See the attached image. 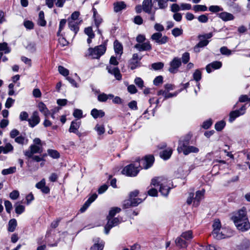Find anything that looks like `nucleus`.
<instances>
[{
    "mask_svg": "<svg viewBox=\"0 0 250 250\" xmlns=\"http://www.w3.org/2000/svg\"><path fill=\"white\" fill-rule=\"evenodd\" d=\"M154 161V158L152 155L146 156L144 159L125 166L122 173L127 176L135 177L140 170L141 165L142 168L146 169L152 166Z\"/></svg>",
    "mask_w": 250,
    "mask_h": 250,
    "instance_id": "f257e3e1",
    "label": "nucleus"
},
{
    "mask_svg": "<svg viewBox=\"0 0 250 250\" xmlns=\"http://www.w3.org/2000/svg\"><path fill=\"white\" fill-rule=\"evenodd\" d=\"M233 222L238 229L245 231L250 229V223L247 216L246 208H242L238 211L232 217Z\"/></svg>",
    "mask_w": 250,
    "mask_h": 250,
    "instance_id": "f03ea898",
    "label": "nucleus"
},
{
    "mask_svg": "<svg viewBox=\"0 0 250 250\" xmlns=\"http://www.w3.org/2000/svg\"><path fill=\"white\" fill-rule=\"evenodd\" d=\"M171 183L170 180H167L163 177H156L152 179L150 186H160L159 192L162 195L167 196L171 188L170 187Z\"/></svg>",
    "mask_w": 250,
    "mask_h": 250,
    "instance_id": "7ed1b4c3",
    "label": "nucleus"
},
{
    "mask_svg": "<svg viewBox=\"0 0 250 250\" xmlns=\"http://www.w3.org/2000/svg\"><path fill=\"white\" fill-rule=\"evenodd\" d=\"M189 139L188 138H181L178 143L177 151L179 153L183 152L184 155H187L190 153H198L199 149L194 146L189 145Z\"/></svg>",
    "mask_w": 250,
    "mask_h": 250,
    "instance_id": "20e7f679",
    "label": "nucleus"
},
{
    "mask_svg": "<svg viewBox=\"0 0 250 250\" xmlns=\"http://www.w3.org/2000/svg\"><path fill=\"white\" fill-rule=\"evenodd\" d=\"M213 36L212 33H208L202 35H199L198 38L200 42L194 46L193 49L194 52L198 53L200 51V48L204 47L207 46L209 43L208 39L211 38Z\"/></svg>",
    "mask_w": 250,
    "mask_h": 250,
    "instance_id": "39448f33",
    "label": "nucleus"
},
{
    "mask_svg": "<svg viewBox=\"0 0 250 250\" xmlns=\"http://www.w3.org/2000/svg\"><path fill=\"white\" fill-rule=\"evenodd\" d=\"M106 47L104 45H100L96 46L94 48H89L88 49L89 55L92 59H99L105 52Z\"/></svg>",
    "mask_w": 250,
    "mask_h": 250,
    "instance_id": "423d86ee",
    "label": "nucleus"
},
{
    "mask_svg": "<svg viewBox=\"0 0 250 250\" xmlns=\"http://www.w3.org/2000/svg\"><path fill=\"white\" fill-rule=\"evenodd\" d=\"M150 39L158 44H164L166 43L168 41V38L166 36H163L160 32H156L153 34Z\"/></svg>",
    "mask_w": 250,
    "mask_h": 250,
    "instance_id": "0eeeda50",
    "label": "nucleus"
},
{
    "mask_svg": "<svg viewBox=\"0 0 250 250\" xmlns=\"http://www.w3.org/2000/svg\"><path fill=\"white\" fill-rule=\"evenodd\" d=\"M170 67L168 71L172 73H175L178 71V68L182 65L180 58L174 57L170 62Z\"/></svg>",
    "mask_w": 250,
    "mask_h": 250,
    "instance_id": "6e6552de",
    "label": "nucleus"
},
{
    "mask_svg": "<svg viewBox=\"0 0 250 250\" xmlns=\"http://www.w3.org/2000/svg\"><path fill=\"white\" fill-rule=\"evenodd\" d=\"M108 220L107 224L104 227V233L108 234L111 228L113 227L116 226L120 222L118 218H107Z\"/></svg>",
    "mask_w": 250,
    "mask_h": 250,
    "instance_id": "1a4fd4ad",
    "label": "nucleus"
},
{
    "mask_svg": "<svg viewBox=\"0 0 250 250\" xmlns=\"http://www.w3.org/2000/svg\"><path fill=\"white\" fill-rule=\"evenodd\" d=\"M142 57H139L137 53L134 54L129 62V66L130 69L133 70L140 66V61Z\"/></svg>",
    "mask_w": 250,
    "mask_h": 250,
    "instance_id": "9d476101",
    "label": "nucleus"
},
{
    "mask_svg": "<svg viewBox=\"0 0 250 250\" xmlns=\"http://www.w3.org/2000/svg\"><path fill=\"white\" fill-rule=\"evenodd\" d=\"M232 235V232L230 230H229L226 228H222L220 229V233H218L215 235L214 238L220 240L222 239H224L226 238L229 237L231 236Z\"/></svg>",
    "mask_w": 250,
    "mask_h": 250,
    "instance_id": "9b49d317",
    "label": "nucleus"
},
{
    "mask_svg": "<svg viewBox=\"0 0 250 250\" xmlns=\"http://www.w3.org/2000/svg\"><path fill=\"white\" fill-rule=\"evenodd\" d=\"M155 6L154 1L152 0H144L142 3V8L146 13L151 14L152 9Z\"/></svg>",
    "mask_w": 250,
    "mask_h": 250,
    "instance_id": "f8f14e48",
    "label": "nucleus"
},
{
    "mask_svg": "<svg viewBox=\"0 0 250 250\" xmlns=\"http://www.w3.org/2000/svg\"><path fill=\"white\" fill-rule=\"evenodd\" d=\"M29 125L31 127H34L40 122V118L37 111L33 112L30 118L28 119Z\"/></svg>",
    "mask_w": 250,
    "mask_h": 250,
    "instance_id": "ddd939ff",
    "label": "nucleus"
},
{
    "mask_svg": "<svg viewBox=\"0 0 250 250\" xmlns=\"http://www.w3.org/2000/svg\"><path fill=\"white\" fill-rule=\"evenodd\" d=\"M134 47L139 51H149L151 50L152 47L149 41L141 43H137Z\"/></svg>",
    "mask_w": 250,
    "mask_h": 250,
    "instance_id": "4468645a",
    "label": "nucleus"
},
{
    "mask_svg": "<svg viewBox=\"0 0 250 250\" xmlns=\"http://www.w3.org/2000/svg\"><path fill=\"white\" fill-rule=\"evenodd\" d=\"M106 69L108 73L114 75L117 80H121L122 75L120 73V70L117 67H113L110 65L106 66Z\"/></svg>",
    "mask_w": 250,
    "mask_h": 250,
    "instance_id": "2eb2a0df",
    "label": "nucleus"
},
{
    "mask_svg": "<svg viewBox=\"0 0 250 250\" xmlns=\"http://www.w3.org/2000/svg\"><path fill=\"white\" fill-rule=\"evenodd\" d=\"M167 1L168 0H154L155 4V6H154V10L166 9L167 7Z\"/></svg>",
    "mask_w": 250,
    "mask_h": 250,
    "instance_id": "dca6fc26",
    "label": "nucleus"
},
{
    "mask_svg": "<svg viewBox=\"0 0 250 250\" xmlns=\"http://www.w3.org/2000/svg\"><path fill=\"white\" fill-rule=\"evenodd\" d=\"M222 62L219 61L213 62L206 66V70L208 73H210L212 69H219L222 66Z\"/></svg>",
    "mask_w": 250,
    "mask_h": 250,
    "instance_id": "f3484780",
    "label": "nucleus"
},
{
    "mask_svg": "<svg viewBox=\"0 0 250 250\" xmlns=\"http://www.w3.org/2000/svg\"><path fill=\"white\" fill-rule=\"evenodd\" d=\"M104 242L99 238L94 240V244L91 247V250H102L104 249Z\"/></svg>",
    "mask_w": 250,
    "mask_h": 250,
    "instance_id": "a211bd4d",
    "label": "nucleus"
},
{
    "mask_svg": "<svg viewBox=\"0 0 250 250\" xmlns=\"http://www.w3.org/2000/svg\"><path fill=\"white\" fill-rule=\"evenodd\" d=\"M36 187L41 189L42 191L44 193H48L49 192V188L45 186V181L44 179H42L40 182L36 185Z\"/></svg>",
    "mask_w": 250,
    "mask_h": 250,
    "instance_id": "6ab92c4d",
    "label": "nucleus"
},
{
    "mask_svg": "<svg viewBox=\"0 0 250 250\" xmlns=\"http://www.w3.org/2000/svg\"><path fill=\"white\" fill-rule=\"evenodd\" d=\"M212 227L213 228V229L212 232V235L213 237L214 238L215 235H216L222 229L220 221L219 219H215L212 225Z\"/></svg>",
    "mask_w": 250,
    "mask_h": 250,
    "instance_id": "aec40b11",
    "label": "nucleus"
},
{
    "mask_svg": "<svg viewBox=\"0 0 250 250\" xmlns=\"http://www.w3.org/2000/svg\"><path fill=\"white\" fill-rule=\"evenodd\" d=\"M81 122L78 121L77 120L73 121L71 123V125L69 129V131L70 132L78 134V129L79 128Z\"/></svg>",
    "mask_w": 250,
    "mask_h": 250,
    "instance_id": "412c9836",
    "label": "nucleus"
},
{
    "mask_svg": "<svg viewBox=\"0 0 250 250\" xmlns=\"http://www.w3.org/2000/svg\"><path fill=\"white\" fill-rule=\"evenodd\" d=\"M125 7L126 4L124 1H118L114 3V11L116 13L125 9Z\"/></svg>",
    "mask_w": 250,
    "mask_h": 250,
    "instance_id": "4be33fe9",
    "label": "nucleus"
},
{
    "mask_svg": "<svg viewBox=\"0 0 250 250\" xmlns=\"http://www.w3.org/2000/svg\"><path fill=\"white\" fill-rule=\"evenodd\" d=\"M219 17L224 21H231L234 18L232 14L226 12L220 13Z\"/></svg>",
    "mask_w": 250,
    "mask_h": 250,
    "instance_id": "5701e85b",
    "label": "nucleus"
},
{
    "mask_svg": "<svg viewBox=\"0 0 250 250\" xmlns=\"http://www.w3.org/2000/svg\"><path fill=\"white\" fill-rule=\"evenodd\" d=\"M38 108L39 110L47 117L50 114V111L46 107V105L42 102H40L38 104Z\"/></svg>",
    "mask_w": 250,
    "mask_h": 250,
    "instance_id": "b1692460",
    "label": "nucleus"
},
{
    "mask_svg": "<svg viewBox=\"0 0 250 250\" xmlns=\"http://www.w3.org/2000/svg\"><path fill=\"white\" fill-rule=\"evenodd\" d=\"M113 98L114 95L113 94H106L104 93L100 94L98 96V100L101 102H105L108 99H111Z\"/></svg>",
    "mask_w": 250,
    "mask_h": 250,
    "instance_id": "393cba45",
    "label": "nucleus"
},
{
    "mask_svg": "<svg viewBox=\"0 0 250 250\" xmlns=\"http://www.w3.org/2000/svg\"><path fill=\"white\" fill-rule=\"evenodd\" d=\"M24 135H19L15 139V142L20 145H26L28 143V140L26 138Z\"/></svg>",
    "mask_w": 250,
    "mask_h": 250,
    "instance_id": "a878e982",
    "label": "nucleus"
},
{
    "mask_svg": "<svg viewBox=\"0 0 250 250\" xmlns=\"http://www.w3.org/2000/svg\"><path fill=\"white\" fill-rule=\"evenodd\" d=\"M244 112H240V110H234L230 112L229 113V121L232 123L234 120L240 115H243Z\"/></svg>",
    "mask_w": 250,
    "mask_h": 250,
    "instance_id": "bb28decb",
    "label": "nucleus"
},
{
    "mask_svg": "<svg viewBox=\"0 0 250 250\" xmlns=\"http://www.w3.org/2000/svg\"><path fill=\"white\" fill-rule=\"evenodd\" d=\"M68 26L71 30L74 32L75 35H76L79 31L78 24L76 21L69 20Z\"/></svg>",
    "mask_w": 250,
    "mask_h": 250,
    "instance_id": "cd10ccee",
    "label": "nucleus"
},
{
    "mask_svg": "<svg viewBox=\"0 0 250 250\" xmlns=\"http://www.w3.org/2000/svg\"><path fill=\"white\" fill-rule=\"evenodd\" d=\"M177 94V92L174 94L168 93L167 90H160L158 92V95H163L164 96L165 99L171 98L174 96H176Z\"/></svg>",
    "mask_w": 250,
    "mask_h": 250,
    "instance_id": "c85d7f7f",
    "label": "nucleus"
},
{
    "mask_svg": "<svg viewBox=\"0 0 250 250\" xmlns=\"http://www.w3.org/2000/svg\"><path fill=\"white\" fill-rule=\"evenodd\" d=\"M114 48L116 54L120 56L123 53V46L118 41H115L114 42Z\"/></svg>",
    "mask_w": 250,
    "mask_h": 250,
    "instance_id": "c756f323",
    "label": "nucleus"
},
{
    "mask_svg": "<svg viewBox=\"0 0 250 250\" xmlns=\"http://www.w3.org/2000/svg\"><path fill=\"white\" fill-rule=\"evenodd\" d=\"M91 115L92 117L96 119L98 117H103L104 115V112L101 110H98L96 108L93 109L91 111Z\"/></svg>",
    "mask_w": 250,
    "mask_h": 250,
    "instance_id": "7c9ffc66",
    "label": "nucleus"
},
{
    "mask_svg": "<svg viewBox=\"0 0 250 250\" xmlns=\"http://www.w3.org/2000/svg\"><path fill=\"white\" fill-rule=\"evenodd\" d=\"M17 226V222L15 219L10 220L8 222V230L9 232H13Z\"/></svg>",
    "mask_w": 250,
    "mask_h": 250,
    "instance_id": "2f4dec72",
    "label": "nucleus"
},
{
    "mask_svg": "<svg viewBox=\"0 0 250 250\" xmlns=\"http://www.w3.org/2000/svg\"><path fill=\"white\" fill-rule=\"evenodd\" d=\"M172 153V149L168 148L163 151L162 152L160 153V156L164 160H167L170 157Z\"/></svg>",
    "mask_w": 250,
    "mask_h": 250,
    "instance_id": "473e14b6",
    "label": "nucleus"
},
{
    "mask_svg": "<svg viewBox=\"0 0 250 250\" xmlns=\"http://www.w3.org/2000/svg\"><path fill=\"white\" fill-rule=\"evenodd\" d=\"M38 23L42 26H44L46 24V21L44 20V14L42 11H40L39 13Z\"/></svg>",
    "mask_w": 250,
    "mask_h": 250,
    "instance_id": "72a5a7b5",
    "label": "nucleus"
},
{
    "mask_svg": "<svg viewBox=\"0 0 250 250\" xmlns=\"http://www.w3.org/2000/svg\"><path fill=\"white\" fill-rule=\"evenodd\" d=\"M204 191H197L196 193V196L194 198L193 203L196 206L198 205L199 202L204 195Z\"/></svg>",
    "mask_w": 250,
    "mask_h": 250,
    "instance_id": "f704fd0d",
    "label": "nucleus"
},
{
    "mask_svg": "<svg viewBox=\"0 0 250 250\" xmlns=\"http://www.w3.org/2000/svg\"><path fill=\"white\" fill-rule=\"evenodd\" d=\"M175 244L177 246L180 248H186L187 247V242L182 239V237H178L175 240Z\"/></svg>",
    "mask_w": 250,
    "mask_h": 250,
    "instance_id": "c9c22d12",
    "label": "nucleus"
},
{
    "mask_svg": "<svg viewBox=\"0 0 250 250\" xmlns=\"http://www.w3.org/2000/svg\"><path fill=\"white\" fill-rule=\"evenodd\" d=\"M121 210V208L118 207H114L112 208L109 212L107 218H113L117 213H119Z\"/></svg>",
    "mask_w": 250,
    "mask_h": 250,
    "instance_id": "e433bc0d",
    "label": "nucleus"
},
{
    "mask_svg": "<svg viewBox=\"0 0 250 250\" xmlns=\"http://www.w3.org/2000/svg\"><path fill=\"white\" fill-rule=\"evenodd\" d=\"M30 149L31 150L33 154L41 153L42 152V149L41 146L32 145L30 146Z\"/></svg>",
    "mask_w": 250,
    "mask_h": 250,
    "instance_id": "4c0bfd02",
    "label": "nucleus"
},
{
    "mask_svg": "<svg viewBox=\"0 0 250 250\" xmlns=\"http://www.w3.org/2000/svg\"><path fill=\"white\" fill-rule=\"evenodd\" d=\"M15 212L18 214H21L24 211L25 207L24 206L19 204L17 203L15 205Z\"/></svg>",
    "mask_w": 250,
    "mask_h": 250,
    "instance_id": "58836bf2",
    "label": "nucleus"
},
{
    "mask_svg": "<svg viewBox=\"0 0 250 250\" xmlns=\"http://www.w3.org/2000/svg\"><path fill=\"white\" fill-rule=\"evenodd\" d=\"M16 170V167H10L9 168L3 169L1 171V173L4 175L12 174L14 173Z\"/></svg>",
    "mask_w": 250,
    "mask_h": 250,
    "instance_id": "ea45409f",
    "label": "nucleus"
},
{
    "mask_svg": "<svg viewBox=\"0 0 250 250\" xmlns=\"http://www.w3.org/2000/svg\"><path fill=\"white\" fill-rule=\"evenodd\" d=\"M180 237L184 238L186 240H188L192 238V231L188 230L183 232Z\"/></svg>",
    "mask_w": 250,
    "mask_h": 250,
    "instance_id": "a19ab883",
    "label": "nucleus"
},
{
    "mask_svg": "<svg viewBox=\"0 0 250 250\" xmlns=\"http://www.w3.org/2000/svg\"><path fill=\"white\" fill-rule=\"evenodd\" d=\"M0 51H3L5 53H8L10 52V49L7 46V43L3 42L0 43Z\"/></svg>",
    "mask_w": 250,
    "mask_h": 250,
    "instance_id": "79ce46f5",
    "label": "nucleus"
},
{
    "mask_svg": "<svg viewBox=\"0 0 250 250\" xmlns=\"http://www.w3.org/2000/svg\"><path fill=\"white\" fill-rule=\"evenodd\" d=\"M193 10L195 12L206 11L207 10V7L203 5H195L193 6Z\"/></svg>",
    "mask_w": 250,
    "mask_h": 250,
    "instance_id": "37998d69",
    "label": "nucleus"
},
{
    "mask_svg": "<svg viewBox=\"0 0 250 250\" xmlns=\"http://www.w3.org/2000/svg\"><path fill=\"white\" fill-rule=\"evenodd\" d=\"M193 79L198 82L202 77L201 72L199 69H196L193 74Z\"/></svg>",
    "mask_w": 250,
    "mask_h": 250,
    "instance_id": "c03bdc74",
    "label": "nucleus"
},
{
    "mask_svg": "<svg viewBox=\"0 0 250 250\" xmlns=\"http://www.w3.org/2000/svg\"><path fill=\"white\" fill-rule=\"evenodd\" d=\"M226 125V123L223 121H221L217 122L215 125V128L217 131L222 130L223 128L225 127Z\"/></svg>",
    "mask_w": 250,
    "mask_h": 250,
    "instance_id": "a18cd8bd",
    "label": "nucleus"
},
{
    "mask_svg": "<svg viewBox=\"0 0 250 250\" xmlns=\"http://www.w3.org/2000/svg\"><path fill=\"white\" fill-rule=\"evenodd\" d=\"M190 59L189 53L188 52L184 53L182 56V61L184 64H187Z\"/></svg>",
    "mask_w": 250,
    "mask_h": 250,
    "instance_id": "49530a36",
    "label": "nucleus"
},
{
    "mask_svg": "<svg viewBox=\"0 0 250 250\" xmlns=\"http://www.w3.org/2000/svg\"><path fill=\"white\" fill-rule=\"evenodd\" d=\"M84 32L90 38H93L95 36L92 28L91 27L85 28Z\"/></svg>",
    "mask_w": 250,
    "mask_h": 250,
    "instance_id": "de8ad7c7",
    "label": "nucleus"
},
{
    "mask_svg": "<svg viewBox=\"0 0 250 250\" xmlns=\"http://www.w3.org/2000/svg\"><path fill=\"white\" fill-rule=\"evenodd\" d=\"M220 52L222 54L229 56L231 54V51L227 47L223 46L221 47Z\"/></svg>",
    "mask_w": 250,
    "mask_h": 250,
    "instance_id": "09e8293b",
    "label": "nucleus"
},
{
    "mask_svg": "<svg viewBox=\"0 0 250 250\" xmlns=\"http://www.w3.org/2000/svg\"><path fill=\"white\" fill-rule=\"evenodd\" d=\"M58 71L60 73L64 76H67L69 74V71L64 67L62 66H59L58 67Z\"/></svg>",
    "mask_w": 250,
    "mask_h": 250,
    "instance_id": "8fccbe9b",
    "label": "nucleus"
},
{
    "mask_svg": "<svg viewBox=\"0 0 250 250\" xmlns=\"http://www.w3.org/2000/svg\"><path fill=\"white\" fill-rule=\"evenodd\" d=\"M164 66V63L161 62L153 63L151 64L152 68L156 70L161 69Z\"/></svg>",
    "mask_w": 250,
    "mask_h": 250,
    "instance_id": "3c124183",
    "label": "nucleus"
},
{
    "mask_svg": "<svg viewBox=\"0 0 250 250\" xmlns=\"http://www.w3.org/2000/svg\"><path fill=\"white\" fill-rule=\"evenodd\" d=\"M48 152L49 155L53 158H58L60 157L59 152L55 150L49 149Z\"/></svg>",
    "mask_w": 250,
    "mask_h": 250,
    "instance_id": "603ef678",
    "label": "nucleus"
},
{
    "mask_svg": "<svg viewBox=\"0 0 250 250\" xmlns=\"http://www.w3.org/2000/svg\"><path fill=\"white\" fill-rule=\"evenodd\" d=\"M4 153L6 154L9 152L13 150V146L10 143H7L5 146H3Z\"/></svg>",
    "mask_w": 250,
    "mask_h": 250,
    "instance_id": "864d4df0",
    "label": "nucleus"
},
{
    "mask_svg": "<svg viewBox=\"0 0 250 250\" xmlns=\"http://www.w3.org/2000/svg\"><path fill=\"white\" fill-rule=\"evenodd\" d=\"M147 194L150 196L156 197L158 196V191L155 188L151 187L148 190Z\"/></svg>",
    "mask_w": 250,
    "mask_h": 250,
    "instance_id": "5fc2aeb1",
    "label": "nucleus"
},
{
    "mask_svg": "<svg viewBox=\"0 0 250 250\" xmlns=\"http://www.w3.org/2000/svg\"><path fill=\"white\" fill-rule=\"evenodd\" d=\"M197 19L198 21L201 23H206L208 20V15L205 14L199 16Z\"/></svg>",
    "mask_w": 250,
    "mask_h": 250,
    "instance_id": "6e6d98bb",
    "label": "nucleus"
},
{
    "mask_svg": "<svg viewBox=\"0 0 250 250\" xmlns=\"http://www.w3.org/2000/svg\"><path fill=\"white\" fill-rule=\"evenodd\" d=\"M95 130L97 131L99 135H102L104 133V128L103 125H97L95 126Z\"/></svg>",
    "mask_w": 250,
    "mask_h": 250,
    "instance_id": "4d7b16f0",
    "label": "nucleus"
},
{
    "mask_svg": "<svg viewBox=\"0 0 250 250\" xmlns=\"http://www.w3.org/2000/svg\"><path fill=\"white\" fill-rule=\"evenodd\" d=\"M182 29L179 28H175L172 30V34L174 37H178L182 34Z\"/></svg>",
    "mask_w": 250,
    "mask_h": 250,
    "instance_id": "13d9d810",
    "label": "nucleus"
},
{
    "mask_svg": "<svg viewBox=\"0 0 250 250\" xmlns=\"http://www.w3.org/2000/svg\"><path fill=\"white\" fill-rule=\"evenodd\" d=\"M19 192L17 190H15L10 193L9 196L11 199L16 200L19 197Z\"/></svg>",
    "mask_w": 250,
    "mask_h": 250,
    "instance_id": "bf43d9fd",
    "label": "nucleus"
},
{
    "mask_svg": "<svg viewBox=\"0 0 250 250\" xmlns=\"http://www.w3.org/2000/svg\"><path fill=\"white\" fill-rule=\"evenodd\" d=\"M123 207L124 208H127L132 207L131 199L129 198L128 199L125 200L123 204Z\"/></svg>",
    "mask_w": 250,
    "mask_h": 250,
    "instance_id": "052dcab7",
    "label": "nucleus"
},
{
    "mask_svg": "<svg viewBox=\"0 0 250 250\" xmlns=\"http://www.w3.org/2000/svg\"><path fill=\"white\" fill-rule=\"evenodd\" d=\"M135 83L140 88H143L144 86V82L143 80L139 78H136L134 80Z\"/></svg>",
    "mask_w": 250,
    "mask_h": 250,
    "instance_id": "680f3d73",
    "label": "nucleus"
},
{
    "mask_svg": "<svg viewBox=\"0 0 250 250\" xmlns=\"http://www.w3.org/2000/svg\"><path fill=\"white\" fill-rule=\"evenodd\" d=\"M83 112L81 110L76 109L73 112V116L78 119H80L82 117Z\"/></svg>",
    "mask_w": 250,
    "mask_h": 250,
    "instance_id": "e2e57ef3",
    "label": "nucleus"
},
{
    "mask_svg": "<svg viewBox=\"0 0 250 250\" xmlns=\"http://www.w3.org/2000/svg\"><path fill=\"white\" fill-rule=\"evenodd\" d=\"M4 206L6 211L8 213H10L12 208V205L11 203L9 201L6 200L4 202Z\"/></svg>",
    "mask_w": 250,
    "mask_h": 250,
    "instance_id": "0e129e2a",
    "label": "nucleus"
},
{
    "mask_svg": "<svg viewBox=\"0 0 250 250\" xmlns=\"http://www.w3.org/2000/svg\"><path fill=\"white\" fill-rule=\"evenodd\" d=\"M28 114L26 111H22L20 114L21 121H28Z\"/></svg>",
    "mask_w": 250,
    "mask_h": 250,
    "instance_id": "69168bd1",
    "label": "nucleus"
},
{
    "mask_svg": "<svg viewBox=\"0 0 250 250\" xmlns=\"http://www.w3.org/2000/svg\"><path fill=\"white\" fill-rule=\"evenodd\" d=\"M20 134V133L19 130L16 129H12L10 133V136L11 138H16Z\"/></svg>",
    "mask_w": 250,
    "mask_h": 250,
    "instance_id": "338daca9",
    "label": "nucleus"
},
{
    "mask_svg": "<svg viewBox=\"0 0 250 250\" xmlns=\"http://www.w3.org/2000/svg\"><path fill=\"white\" fill-rule=\"evenodd\" d=\"M14 101L15 100H13L12 98H8L5 104V107L9 108L13 104Z\"/></svg>",
    "mask_w": 250,
    "mask_h": 250,
    "instance_id": "774afa93",
    "label": "nucleus"
}]
</instances>
